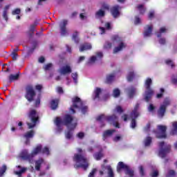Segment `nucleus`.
<instances>
[{"label": "nucleus", "instance_id": "nucleus-1", "mask_svg": "<svg viewBox=\"0 0 177 177\" xmlns=\"http://www.w3.org/2000/svg\"><path fill=\"white\" fill-rule=\"evenodd\" d=\"M55 124L57 127V132L62 131V126L66 125L68 129H74L77 127V121H75L73 117L70 115H66L64 120L60 118H57L55 120Z\"/></svg>", "mask_w": 177, "mask_h": 177}, {"label": "nucleus", "instance_id": "nucleus-2", "mask_svg": "<svg viewBox=\"0 0 177 177\" xmlns=\"http://www.w3.org/2000/svg\"><path fill=\"white\" fill-rule=\"evenodd\" d=\"M114 45H118L113 48V53H118L121 52L122 49H125L126 45L121 41V38L118 36H113L110 41H106L104 44L105 49H111Z\"/></svg>", "mask_w": 177, "mask_h": 177}, {"label": "nucleus", "instance_id": "nucleus-3", "mask_svg": "<svg viewBox=\"0 0 177 177\" xmlns=\"http://www.w3.org/2000/svg\"><path fill=\"white\" fill-rule=\"evenodd\" d=\"M41 152L46 154V156H49V149L48 147L42 149V145H39L35 147L30 154H28V151L26 149L23 150L19 154V158L23 160H30L31 157H35V156Z\"/></svg>", "mask_w": 177, "mask_h": 177}, {"label": "nucleus", "instance_id": "nucleus-4", "mask_svg": "<svg viewBox=\"0 0 177 177\" xmlns=\"http://www.w3.org/2000/svg\"><path fill=\"white\" fill-rule=\"evenodd\" d=\"M75 110H80L83 114L88 111V106H85L81 99L78 97H74L72 99V106L70 108V113H75Z\"/></svg>", "mask_w": 177, "mask_h": 177}, {"label": "nucleus", "instance_id": "nucleus-5", "mask_svg": "<svg viewBox=\"0 0 177 177\" xmlns=\"http://www.w3.org/2000/svg\"><path fill=\"white\" fill-rule=\"evenodd\" d=\"M153 80L150 77H147L145 81V93L144 94V99L146 102H149L151 99V96L154 95V91L151 89V84Z\"/></svg>", "mask_w": 177, "mask_h": 177}, {"label": "nucleus", "instance_id": "nucleus-6", "mask_svg": "<svg viewBox=\"0 0 177 177\" xmlns=\"http://www.w3.org/2000/svg\"><path fill=\"white\" fill-rule=\"evenodd\" d=\"M73 161L75 162V167H76V168L80 167L84 169H86V167H89L88 160H86L85 157L82 156L81 153L75 154Z\"/></svg>", "mask_w": 177, "mask_h": 177}, {"label": "nucleus", "instance_id": "nucleus-7", "mask_svg": "<svg viewBox=\"0 0 177 177\" xmlns=\"http://www.w3.org/2000/svg\"><path fill=\"white\" fill-rule=\"evenodd\" d=\"M28 117L30 121L27 122L28 128L29 129H32V128H35L37 122H38V120L39 118L37 111L31 109L28 113Z\"/></svg>", "mask_w": 177, "mask_h": 177}, {"label": "nucleus", "instance_id": "nucleus-8", "mask_svg": "<svg viewBox=\"0 0 177 177\" xmlns=\"http://www.w3.org/2000/svg\"><path fill=\"white\" fill-rule=\"evenodd\" d=\"M172 100L169 97H166L164 102L160 105L158 110V116L162 118L165 115V111H167V107L171 104Z\"/></svg>", "mask_w": 177, "mask_h": 177}, {"label": "nucleus", "instance_id": "nucleus-9", "mask_svg": "<svg viewBox=\"0 0 177 177\" xmlns=\"http://www.w3.org/2000/svg\"><path fill=\"white\" fill-rule=\"evenodd\" d=\"M97 121H104L106 120V121H109L111 124H113L115 128H120V124H118V119L117 118V116L115 115H113L109 118L105 117L104 114L100 115L97 117Z\"/></svg>", "mask_w": 177, "mask_h": 177}, {"label": "nucleus", "instance_id": "nucleus-10", "mask_svg": "<svg viewBox=\"0 0 177 177\" xmlns=\"http://www.w3.org/2000/svg\"><path fill=\"white\" fill-rule=\"evenodd\" d=\"M159 156L162 158L165 157V154L169 153V150H171V145L164 142H159Z\"/></svg>", "mask_w": 177, "mask_h": 177}, {"label": "nucleus", "instance_id": "nucleus-11", "mask_svg": "<svg viewBox=\"0 0 177 177\" xmlns=\"http://www.w3.org/2000/svg\"><path fill=\"white\" fill-rule=\"evenodd\" d=\"M138 110H139V104H136L134 109L131 113V128H132V129H135V128H136V120H135V118H138V117L140 115L139 111H138Z\"/></svg>", "mask_w": 177, "mask_h": 177}, {"label": "nucleus", "instance_id": "nucleus-12", "mask_svg": "<svg viewBox=\"0 0 177 177\" xmlns=\"http://www.w3.org/2000/svg\"><path fill=\"white\" fill-rule=\"evenodd\" d=\"M153 132L156 138H158V139H162L164 138H166L167 127L164 125H158V130Z\"/></svg>", "mask_w": 177, "mask_h": 177}, {"label": "nucleus", "instance_id": "nucleus-13", "mask_svg": "<svg viewBox=\"0 0 177 177\" xmlns=\"http://www.w3.org/2000/svg\"><path fill=\"white\" fill-rule=\"evenodd\" d=\"M121 169H124L125 171V174L127 175H129V176L130 177L133 176V171L129 169V167H128V165L124 164V162H120L118 164V167H117L118 172H121Z\"/></svg>", "mask_w": 177, "mask_h": 177}, {"label": "nucleus", "instance_id": "nucleus-14", "mask_svg": "<svg viewBox=\"0 0 177 177\" xmlns=\"http://www.w3.org/2000/svg\"><path fill=\"white\" fill-rule=\"evenodd\" d=\"M103 57V53L97 52L95 55L91 56L87 61V64L92 65L95 64L97 60H100Z\"/></svg>", "mask_w": 177, "mask_h": 177}, {"label": "nucleus", "instance_id": "nucleus-15", "mask_svg": "<svg viewBox=\"0 0 177 177\" xmlns=\"http://www.w3.org/2000/svg\"><path fill=\"white\" fill-rule=\"evenodd\" d=\"M34 96H35V91H34V88L32 86H28L26 88V99H27L28 102H32V100H34Z\"/></svg>", "mask_w": 177, "mask_h": 177}, {"label": "nucleus", "instance_id": "nucleus-16", "mask_svg": "<svg viewBox=\"0 0 177 177\" xmlns=\"http://www.w3.org/2000/svg\"><path fill=\"white\" fill-rule=\"evenodd\" d=\"M113 24L110 22H102V26L100 27V34L103 35L107 30H111Z\"/></svg>", "mask_w": 177, "mask_h": 177}, {"label": "nucleus", "instance_id": "nucleus-17", "mask_svg": "<svg viewBox=\"0 0 177 177\" xmlns=\"http://www.w3.org/2000/svg\"><path fill=\"white\" fill-rule=\"evenodd\" d=\"M67 24H68V21L66 19H63L59 22V28L62 35H66V34L68 32V30H67V28H66Z\"/></svg>", "mask_w": 177, "mask_h": 177}, {"label": "nucleus", "instance_id": "nucleus-18", "mask_svg": "<svg viewBox=\"0 0 177 177\" xmlns=\"http://www.w3.org/2000/svg\"><path fill=\"white\" fill-rule=\"evenodd\" d=\"M106 10H109V6L105 5L101 9H100L95 12L96 19H100L101 17H104V15H106Z\"/></svg>", "mask_w": 177, "mask_h": 177}, {"label": "nucleus", "instance_id": "nucleus-19", "mask_svg": "<svg viewBox=\"0 0 177 177\" xmlns=\"http://www.w3.org/2000/svg\"><path fill=\"white\" fill-rule=\"evenodd\" d=\"M61 75H67L71 73V66L70 65H64L59 69Z\"/></svg>", "mask_w": 177, "mask_h": 177}, {"label": "nucleus", "instance_id": "nucleus-20", "mask_svg": "<svg viewBox=\"0 0 177 177\" xmlns=\"http://www.w3.org/2000/svg\"><path fill=\"white\" fill-rule=\"evenodd\" d=\"M34 135H35V131L34 130H30L27 131L24 135V138L26 139V145H28L30 143V139H32L34 138Z\"/></svg>", "mask_w": 177, "mask_h": 177}, {"label": "nucleus", "instance_id": "nucleus-21", "mask_svg": "<svg viewBox=\"0 0 177 177\" xmlns=\"http://www.w3.org/2000/svg\"><path fill=\"white\" fill-rule=\"evenodd\" d=\"M12 5L8 4L4 6L3 9V12H2V17L6 20V21H8L9 17V9H10Z\"/></svg>", "mask_w": 177, "mask_h": 177}, {"label": "nucleus", "instance_id": "nucleus-22", "mask_svg": "<svg viewBox=\"0 0 177 177\" xmlns=\"http://www.w3.org/2000/svg\"><path fill=\"white\" fill-rule=\"evenodd\" d=\"M102 170L100 171V175H103L104 169H107L108 177H114V173L113 172V169H111V167L110 166L104 167V165H102Z\"/></svg>", "mask_w": 177, "mask_h": 177}, {"label": "nucleus", "instance_id": "nucleus-23", "mask_svg": "<svg viewBox=\"0 0 177 177\" xmlns=\"http://www.w3.org/2000/svg\"><path fill=\"white\" fill-rule=\"evenodd\" d=\"M103 92V89L96 87L94 90L93 94V99L95 100V99H99L100 97V95H102Z\"/></svg>", "mask_w": 177, "mask_h": 177}, {"label": "nucleus", "instance_id": "nucleus-24", "mask_svg": "<svg viewBox=\"0 0 177 177\" xmlns=\"http://www.w3.org/2000/svg\"><path fill=\"white\" fill-rule=\"evenodd\" d=\"M26 171H27V168L22 167L21 166H17L14 172L15 175H17L19 177H20L21 176L22 174H24V172H26Z\"/></svg>", "mask_w": 177, "mask_h": 177}, {"label": "nucleus", "instance_id": "nucleus-25", "mask_svg": "<svg viewBox=\"0 0 177 177\" xmlns=\"http://www.w3.org/2000/svg\"><path fill=\"white\" fill-rule=\"evenodd\" d=\"M115 77H117V74L115 73L107 75L104 80L106 84H111V82H113V81L115 80Z\"/></svg>", "mask_w": 177, "mask_h": 177}, {"label": "nucleus", "instance_id": "nucleus-26", "mask_svg": "<svg viewBox=\"0 0 177 177\" xmlns=\"http://www.w3.org/2000/svg\"><path fill=\"white\" fill-rule=\"evenodd\" d=\"M153 31V25H147L145 28L144 36L150 37Z\"/></svg>", "mask_w": 177, "mask_h": 177}, {"label": "nucleus", "instance_id": "nucleus-27", "mask_svg": "<svg viewBox=\"0 0 177 177\" xmlns=\"http://www.w3.org/2000/svg\"><path fill=\"white\" fill-rule=\"evenodd\" d=\"M120 9H121V7L118 6L113 7L111 10L112 16H113V17H118V16H120Z\"/></svg>", "mask_w": 177, "mask_h": 177}, {"label": "nucleus", "instance_id": "nucleus-28", "mask_svg": "<svg viewBox=\"0 0 177 177\" xmlns=\"http://www.w3.org/2000/svg\"><path fill=\"white\" fill-rule=\"evenodd\" d=\"M92 49V44L90 43H86L84 44H82L80 47V52H85V50H91Z\"/></svg>", "mask_w": 177, "mask_h": 177}, {"label": "nucleus", "instance_id": "nucleus-29", "mask_svg": "<svg viewBox=\"0 0 177 177\" xmlns=\"http://www.w3.org/2000/svg\"><path fill=\"white\" fill-rule=\"evenodd\" d=\"M12 16H16L17 20H20L21 16L20 14L21 13V9L17 8L12 10Z\"/></svg>", "mask_w": 177, "mask_h": 177}, {"label": "nucleus", "instance_id": "nucleus-30", "mask_svg": "<svg viewBox=\"0 0 177 177\" xmlns=\"http://www.w3.org/2000/svg\"><path fill=\"white\" fill-rule=\"evenodd\" d=\"M126 93H127V96L129 97H133L136 94V88L131 87L126 89Z\"/></svg>", "mask_w": 177, "mask_h": 177}, {"label": "nucleus", "instance_id": "nucleus-31", "mask_svg": "<svg viewBox=\"0 0 177 177\" xmlns=\"http://www.w3.org/2000/svg\"><path fill=\"white\" fill-rule=\"evenodd\" d=\"M115 132V130H106L103 133V140H106V138H109V136H111Z\"/></svg>", "mask_w": 177, "mask_h": 177}, {"label": "nucleus", "instance_id": "nucleus-32", "mask_svg": "<svg viewBox=\"0 0 177 177\" xmlns=\"http://www.w3.org/2000/svg\"><path fill=\"white\" fill-rule=\"evenodd\" d=\"M58 104H59V100L57 99L53 100L50 102V108L52 109V110H56V109H57Z\"/></svg>", "mask_w": 177, "mask_h": 177}, {"label": "nucleus", "instance_id": "nucleus-33", "mask_svg": "<svg viewBox=\"0 0 177 177\" xmlns=\"http://www.w3.org/2000/svg\"><path fill=\"white\" fill-rule=\"evenodd\" d=\"M171 125H172V129H171V134L176 135V133H177V122H172Z\"/></svg>", "mask_w": 177, "mask_h": 177}, {"label": "nucleus", "instance_id": "nucleus-34", "mask_svg": "<svg viewBox=\"0 0 177 177\" xmlns=\"http://www.w3.org/2000/svg\"><path fill=\"white\" fill-rule=\"evenodd\" d=\"M44 164V160L39 159L35 162V169L37 171H39V169L41 168V165Z\"/></svg>", "mask_w": 177, "mask_h": 177}, {"label": "nucleus", "instance_id": "nucleus-35", "mask_svg": "<svg viewBox=\"0 0 177 177\" xmlns=\"http://www.w3.org/2000/svg\"><path fill=\"white\" fill-rule=\"evenodd\" d=\"M137 9L138 10H139L140 15H145L146 12V8H145V6L139 4L138 6H137Z\"/></svg>", "mask_w": 177, "mask_h": 177}, {"label": "nucleus", "instance_id": "nucleus-36", "mask_svg": "<svg viewBox=\"0 0 177 177\" xmlns=\"http://www.w3.org/2000/svg\"><path fill=\"white\" fill-rule=\"evenodd\" d=\"M136 75V73H135L134 71H130L128 74H127V80L128 81H132V80H133V78H135V76Z\"/></svg>", "mask_w": 177, "mask_h": 177}, {"label": "nucleus", "instance_id": "nucleus-37", "mask_svg": "<svg viewBox=\"0 0 177 177\" xmlns=\"http://www.w3.org/2000/svg\"><path fill=\"white\" fill-rule=\"evenodd\" d=\"M112 95L113 97H120V95H121V91L117 88H114Z\"/></svg>", "mask_w": 177, "mask_h": 177}, {"label": "nucleus", "instance_id": "nucleus-38", "mask_svg": "<svg viewBox=\"0 0 177 177\" xmlns=\"http://www.w3.org/2000/svg\"><path fill=\"white\" fill-rule=\"evenodd\" d=\"M148 111L149 113H151V114H154L156 113V106L153 104H149L148 106Z\"/></svg>", "mask_w": 177, "mask_h": 177}, {"label": "nucleus", "instance_id": "nucleus-39", "mask_svg": "<svg viewBox=\"0 0 177 177\" xmlns=\"http://www.w3.org/2000/svg\"><path fill=\"white\" fill-rule=\"evenodd\" d=\"M165 63L167 66H169V67H171V68L175 67V63L174 62V61L171 59H167L165 61Z\"/></svg>", "mask_w": 177, "mask_h": 177}, {"label": "nucleus", "instance_id": "nucleus-40", "mask_svg": "<svg viewBox=\"0 0 177 177\" xmlns=\"http://www.w3.org/2000/svg\"><path fill=\"white\" fill-rule=\"evenodd\" d=\"M18 78H19V75L17 74L11 75L9 76V80L10 82H12V81H16V80H18Z\"/></svg>", "mask_w": 177, "mask_h": 177}, {"label": "nucleus", "instance_id": "nucleus-41", "mask_svg": "<svg viewBox=\"0 0 177 177\" xmlns=\"http://www.w3.org/2000/svg\"><path fill=\"white\" fill-rule=\"evenodd\" d=\"M176 175V173H175V171L174 170H169L167 175H166V177H174Z\"/></svg>", "mask_w": 177, "mask_h": 177}, {"label": "nucleus", "instance_id": "nucleus-42", "mask_svg": "<svg viewBox=\"0 0 177 177\" xmlns=\"http://www.w3.org/2000/svg\"><path fill=\"white\" fill-rule=\"evenodd\" d=\"M144 143L145 146L146 147L149 146V145H151V138L147 137V138H145Z\"/></svg>", "mask_w": 177, "mask_h": 177}, {"label": "nucleus", "instance_id": "nucleus-43", "mask_svg": "<svg viewBox=\"0 0 177 177\" xmlns=\"http://www.w3.org/2000/svg\"><path fill=\"white\" fill-rule=\"evenodd\" d=\"M142 23V19L139 18V17H135L134 20H133V24L137 26L138 24H140Z\"/></svg>", "mask_w": 177, "mask_h": 177}, {"label": "nucleus", "instance_id": "nucleus-44", "mask_svg": "<svg viewBox=\"0 0 177 177\" xmlns=\"http://www.w3.org/2000/svg\"><path fill=\"white\" fill-rule=\"evenodd\" d=\"M37 26H38V22H35L33 24L30 25V26L29 27V31L32 32V31L35 30V27H37Z\"/></svg>", "mask_w": 177, "mask_h": 177}, {"label": "nucleus", "instance_id": "nucleus-45", "mask_svg": "<svg viewBox=\"0 0 177 177\" xmlns=\"http://www.w3.org/2000/svg\"><path fill=\"white\" fill-rule=\"evenodd\" d=\"M6 165H3L1 168H0V176H2L3 175L4 172H6Z\"/></svg>", "mask_w": 177, "mask_h": 177}, {"label": "nucleus", "instance_id": "nucleus-46", "mask_svg": "<svg viewBox=\"0 0 177 177\" xmlns=\"http://www.w3.org/2000/svg\"><path fill=\"white\" fill-rule=\"evenodd\" d=\"M151 177H157V176H158V170L153 169L151 173Z\"/></svg>", "mask_w": 177, "mask_h": 177}, {"label": "nucleus", "instance_id": "nucleus-47", "mask_svg": "<svg viewBox=\"0 0 177 177\" xmlns=\"http://www.w3.org/2000/svg\"><path fill=\"white\" fill-rule=\"evenodd\" d=\"M102 157H103L102 153H98L94 155V158H95V160H100V158Z\"/></svg>", "mask_w": 177, "mask_h": 177}, {"label": "nucleus", "instance_id": "nucleus-48", "mask_svg": "<svg viewBox=\"0 0 177 177\" xmlns=\"http://www.w3.org/2000/svg\"><path fill=\"white\" fill-rule=\"evenodd\" d=\"M65 136L67 139H73V133L71 131H68L66 133Z\"/></svg>", "mask_w": 177, "mask_h": 177}, {"label": "nucleus", "instance_id": "nucleus-49", "mask_svg": "<svg viewBox=\"0 0 177 177\" xmlns=\"http://www.w3.org/2000/svg\"><path fill=\"white\" fill-rule=\"evenodd\" d=\"M160 93H158L156 95V97L158 99H160V97H162V95L164 94L165 90L164 88H160Z\"/></svg>", "mask_w": 177, "mask_h": 177}, {"label": "nucleus", "instance_id": "nucleus-50", "mask_svg": "<svg viewBox=\"0 0 177 177\" xmlns=\"http://www.w3.org/2000/svg\"><path fill=\"white\" fill-rule=\"evenodd\" d=\"M130 118H131V117H129V115H128L127 114H124L123 115H122V120H123V121L127 122Z\"/></svg>", "mask_w": 177, "mask_h": 177}, {"label": "nucleus", "instance_id": "nucleus-51", "mask_svg": "<svg viewBox=\"0 0 177 177\" xmlns=\"http://www.w3.org/2000/svg\"><path fill=\"white\" fill-rule=\"evenodd\" d=\"M73 39H74L75 42H78V32L73 33Z\"/></svg>", "mask_w": 177, "mask_h": 177}, {"label": "nucleus", "instance_id": "nucleus-52", "mask_svg": "<svg viewBox=\"0 0 177 177\" xmlns=\"http://www.w3.org/2000/svg\"><path fill=\"white\" fill-rule=\"evenodd\" d=\"M52 67V64H47L44 66V70H46V71H48V70H51Z\"/></svg>", "mask_w": 177, "mask_h": 177}, {"label": "nucleus", "instance_id": "nucleus-53", "mask_svg": "<svg viewBox=\"0 0 177 177\" xmlns=\"http://www.w3.org/2000/svg\"><path fill=\"white\" fill-rule=\"evenodd\" d=\"M97 171V170L96 169H93L88 174V177H95V174H96Z\"/></svg>", "mask_w": 177, "mask_h": 177}, {"label": "nucleus", "instance_id": "nucleus-54", "mask_svg": "<svg viewBox=\"0 0 177 177\" xmlns=\"http://www.w3.org/2000/svg\"><path fill=\"white\" fill-rule=\"evenodd\" d=\"M86 57L85 56H80L77 60V63H82L85 60Z\"/></svg>", "mask_w": 177, "mask_h": 177}, {"label": "nucleus", "instance_id": "nucleus-55", "mask_svg": "<svg viewBox=\"0 0 177 177\" xmlns=\"http://www.w3.org/2000/svg\"><path fill=\"white\" fill-rule=\"evenodd\" d=\"M56 91L57 92V93H59L60 95L64 93V91H63V88L62 87H57Z\"/></svg>", "mask_w": 177, "mask_h": 177}, {"label": "nucleus", "instance_id": "nucleus-56", "mask_svg": "<svg viewBox=\"0 0 177 177\" xmlns=\"http://www.w3.org/2000/svg\"><path fill=\"white\" fill-rule=\"evenodd\" d=\"M72 78L73 79V81H75V82H77V78H78V74H77V73H72Z\"/></svg>", "mask_w": 177, "mask_h": 177}, {"label": "nucleus", "instance_id": "nucleus-57", "mask_svg": "<svg viewBox=\"0 0 177 177\" xmlns=\"http://www.w3.org/2000/svg\"><path fill=\"white\" fill-rule=\"evenodd\" d=\"M80 18L81 19V20H86V18H87L86 14H85V13H81V14L80 15Z\"/></svg>", "mask_w": 177, "mask_h": 177}, {"label": "nucleus", "instance_id": "nucleus-58", "mask_svg": "<svg viewBox=\"0 0 177 177\" xmlns=\"http://www.w3.org/2000/svg\"><path fill=\"white\" fill-rule=\"evenodd\" d=\"M171 82L173 84H177V75H173L171 77Z\"/></svg>", "mask_w": 177, "mask_h": 177}, {"label": "nucleus", "instance_id": "nucleus-59", "mask_svg": "<svg viewBox=\"0 0 177 177\" xmlns=\"http://www.w3.org/2000/svg\"><path fill=\"white\" fill-rule=\"evenodd\" d=\"M115 111L117 113H122V111H124L122 110V108L121 106H116Z\"/></svg>", "mask_w": 177, "mask_h": 177}, {"label": "nucleus", "instance_id": "nucleus-60", "mask_svg": "<svg viewBox=\"0 0 177 177\" xmlns=\"http://www.w3.org/2000/svg\"><path fill=\"white\" fill-rule=\"evenodd\" d=\"M149 19H153L154 17V11H150L148 14Z\"/></svg>", "mask_w": 177, "mask_h": 177}, {"label": "nucleus", "instance_id": "nucleus-61", "mask_svg": "<svg viewBox=\"0 0 177 177\" xmlns=\"http://www.w3.org/2000/svg\"><path fill=\"white\" fill-rule=\"evenodd\" d=\"M11 56L13 59V60H16V59H17V53H16V52L13 51L11 54Z\"/></svg>", "mask_w": 177, "mask_h": 177}, {"label": "nucleus", "instance_id": "nucleus-62", "mask_svg": "<svg viewBox=\"0 0 177 177\" xmlns=\"http://www.w3.org/2000/svg\"><path fill=\"white\" fill-rule=\"evenodd\" d=\"M77 138H79V139H82V138H84V136H85V133L80 132V133H77Z\"/></svg>", "mask_w": 177, "mask_h": 177}, {"label": "nucleus", "instance_id": "nucleus-63", "mask_svg": "<svg viewBox=\"0 0 177 177\" xmlns=\"http://www.w3.org/2000/svg\"><path fill=\"white\" fill-rule=\"evenodd\" d=\"M36 91H41L42 89V85L41 84H37L35 86Z\"/></svg>", "mask_w": 177, "mask_h": 177}, {"label": "nucleus", "instance_id": "nucleus-64", "mask_svg": "<svg viewBox=\"0 0 177 177\" xmlns=\"http://www.w3.org/2000/svg\"><path fill=\"white\" fill-rule=\"evenodd\" d=\"M166 41H165V39L164 38H160L159 39V44H160V45H165Z\"/></svg>", "mask_w": 177, "mask_h": 177}]
</instances>
